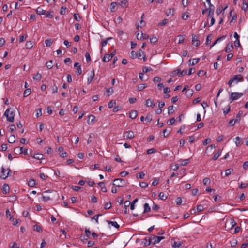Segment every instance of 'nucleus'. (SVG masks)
<instances>
[{"mask_svg":"<svg viewBox=\"0 0 248 248\" xmlns=\"http://www.w3.org/2000/svg\"><path fill=\"white\" fill-rule=\"evenodd\" d=\"M244 81V78L242 75L238 74L234 76L228 82V85L230 87L232 86V83L233 82H235L236 83H237L239 82H242Z\"/></svg>","mask_w":248,"mask_h":248,"instance_id":"1","label":"nucleus"},{"mask_svg":"<svg viewBox=\"0 0 248 248\" xmlns=\"http://www.w3.org/2000/svg\"><path fill=\"white\" fill-rule=\"evenodd\" d=\"M11 170L9 168L5 169L3 166L1 168L0 177L2 179H6L10 176Z\"/></svg>","mask_w":248,"mask_h":248,"instance_id":"2","label":"nucleus"},{"mask_svg":"<svg viewBox=\"0 0 248 248\" xmlns=\"http://www.w3.org/2000/svg\"><path fill=\"white\" fill-rule=\"evenodd\" d=\"M4 116L7 118V120L11 122L14 121L15 113L13 111H10V108H8L4 113Z\"/></svg>","mask_w":248,"mask_h":248,"instance_id":"3","label":"nucleus"},{"mask_svg":"<svg viewBox=\"0 0 248 248\" xmlns=\"http://www.w3.org/2000/svg\"><path fill=\"white\" fill-rule=\"evenodd\" d=\"M113 185L119 187H124L126 185L125 181L121 178L114 179Z\"/></svg>","mask_w":248,"mask_h":248,"instance_id":"4","label":"nucleus"},{"mask_svg":"<svg viewBox=\"0 0 248 248\" xmlns=\"http://www.w3.org/2000/svg\"><path fill=\"white\" fill-rule=\"evenodd\" d=\"M243 95V94L239 92H232L230 95V99L231 100V102L233 101L236 100L241 97Z\"/></svg>","mask_w":248,"mask_h":248,"instance_id":"5","label":"nucleus"},{"mask_svg":"<svg viewBox=\"0 0 248 248\" xmlns=\"http://www.w3.org/2000/svg\"><path fill=\"white\" fill-rule=\"evenodd\" d=\"M152 241H153V245H155L156 244L159 243L162 240L164 239L165 237L162 236H155L153 235L152 236Z\"/></svg>","mask_w":248,"mask_h":248,"instance_id":"6","label":"nucleus"},{"mask_svg":"<svg viewBox=\"0 0 248 248\" xmlns=\"http://www.w3.org/2000/svg\"><path fill=\"white\" fill-rule=\"evenodd\" d=\"M142 244L145 247H147L150 244H153L152 237H146L142 241Z\"/></svg>","mask_w":248,"mask_h":248,"instance_id":"7","label":"nucleus"},{"mask_svg":"<svg viewBox=\"0 0 248 248\" xmlns=\"http://www.w3.org/2000/svg\"><path fill=\"white\" fill-rule=\"evenodd\" d=\"M96 121L95 116L93 115H90L88 117V119L87 120V123L89 124L92 125Z\"/></svg>","mask_w":248,"mask_h":248,"instance_id":"8","label":"nucleus"},{"mask_svg":"<svg viewBox=\"0 0 248 248\" xmlns=\"http://www.w3.org/2000/svg\"><path fill=\"white\" fill-rule=\"evenodd\" d=\"M114 55V53H111L110 54H105L103 57V61L105 62H108L111 60Z\"/></svg>","mask_w":248,"mask_h":248,"instance_id":"9","label":"nucleus"},{"mask_svg":"<svg viewBox=\"0 0 248 248\" xmlns=\"http://www.w3.org/2000/svg\"><path fill=\"white\" fill-rule=\"evenodd\" d=\"M58 151L60 153V155L62 157H65L67 155V153L64 151V149L62 147H59L58 148Z\"/></svg>","mask_w":248,"mask_h":248,"instance_id":"10","label":"nucleus"},{"mask_svg":"<svg viewBox=\"0 0 248 248\" xmlns=\"http://www.w3.org/2000/svg\"><path fill=\"white\" fill-rule=\"evenodd\" d=\"M16 150H20L19 154L23 153L25 155L28 154L27 149H25L22 147H21L20 148H18V147L15 148L14 149V152H16Z\"/></svg>","mask_w":248,"mask_h":248,"instance_id":"11","label":"nucleus"},{"mask_svg":"<svg viewBox=\"0 0 248 248\" xmlns=\"http://www.w3.org/2000/svg\"><path fill=\"white\" fill-rule=\"evenodd\" d=\"M145 105L146 107H151L153 108L155 106V104L154 103L153 100L148 99L146 101Z\"/></svg>","mask_w":248,"mask_h":248,"instance_id":"12","label":"nucleus"},{"mask_svg":"<svg viewBox=\"0 0 248 248\" xmlns=\"http://www.w3.org/2000/svg\"><path fill=\"white\" fill-rule=\"evenodd\" d=\"M192 41L193 44L197 46H198L200 44V41L198 40V37L196 35H192Z\"/></svg>","mask_w":248,"mask_h":248,"instance_id":"13","label":"nucleus"},{"mask_svg":"<svg viewBox=\"0 0 248 248\" xmlns=\"http://www.w3.org/2000/svg\"><path fill=\"white\" fill-rule=\"evenodd\" d=\"M137 57L139 59H141V57H142V59H143V61L144 62H145L146 61V56L145 55L144 52L142 51V50H140L139 51L138 53L137 54Z\"/></svg>","mask_w":248,"mask_h":248,"instance_id":"14","label":"nucleus"},{"mask_svg":"<svg viewBox=\"0 0 248 248\" xmlns=\"http://www.w3.org/2000/svg\"><path fill=\"white\" fill-rule=\"evenodd\" d=\"M199 60L200 59L199 58L190 59L188 61V63L189 65L192 66L197 64L199 62Z\"/></svg>","mask_w":248,"mask_h":248,"instance_id":"15","label":"nucleus"},{"mask_svg":"<svg viewBox=\"0 0 248 248\" xmlns=\"http://www.w3.org/2000/svg\"><path fill=\"white\" fill-rule=\"evenodd\" d=\"M2 190V192L5 194H7V193H8L9 192V185L7 184H4L3 185Z\"/></svg>","mask_w":248,"mask_h":248,"instance_id":"16","label":"nucleus"},{"mask_svg":"<svg viewBox=\"0 0 248 248\" xmlns=\"http://www.w3.org/2000/svg\"><path fill=\"white\" fill-rule=\"evenodd\" d=\"M221 153H222V150L221 149L218 150L217 152L214 154V156H213L212 159L213 160H216L221 155Z\"/></svg>","mask_w":248,"mask_h":248,"instance_id":"17","label":"nucleus"},{"mask_svg":"<svg viewBox=\"0 0 248 248\" xmlns=\"http://www.w3.org/2000/svg\"><path fill=\"white\" fill-rule=\"evenodd\" d=\"M126 138L128 139H131L134 137V133L132 131H128L125 132Z\"/></svg>","mask_w":248,"mask_h":248,"instance_id":"18","label":"nucleus"},{"mask_svg":"<svg viewBox=\"0 0 248 248\" xmlns=\"http://www.w3.org/2000/svg\"><path fill=\"white\" fill-rule=\"evenodd\" d=\"M226 35H223L217 39L215 40V41L212 44V45L210 46V48H211L217 43L223 40L226 38Z\"/></svg>","mask_w":248,"mask_h":248,"instance_id":"19","label":"nucleus"},{"mask_svg":"<svg viewBox=\"0 0 248 248\" xmlns=\"http://www.w3.org/2000/svg\"><path fill=\"white\" fill-rule=\"evenodd\" d=\"M139 33H138L136 35L137 38L138 40H141V39L145 40L148 38V35L146 34H144L142 32H141L140 37H139Z\"/></svg>","mask_w":248,"mask_h":248,"instance_id":"20","label":"nucleus"},{"mask_svg":"<svg viewBox=\"0 0 248 248\" xmlns=\"http://www.w3.org/2000/svg\"><path fill=\"white\" fill-rule=\"evenodd\" d=\"M94 77V72L93 70L91 72V74L90 76H89L88 79H87V83L88 84H90L92 81L93 80Z\"/></svg>","mask_w":248,"mask_h":248,"instance_id":"21","label":"nucleus"},{"mask_svg":"<svg viewBox=\"0 0 248 248\" xmlns=\"http://www.w3.org/2000/svg\"><path fill=\"white\" fill-rule=\"evenodd\" d=\"M175 10L174 8H170L168 10V11L166 12V15L167 16L171 15L173 16L175 14Z\"/></svg>","mask_w":248,"mask_h":248,"instance_id":"22","label":"nucleus"},{"mask_svg":"<svg viewBox=\"0 0 248 248\" xmlns=\"http://www.w3.org/2000/svg\"><path fill=\"white\" fill-rule=\"evenodd\" d=\"M107 222L108 224H111L112 226L114 227L117 229H118L120 227V225L117 223L116 221L107 220Z\"/></svg>","mask_w":248,"mask_h":248,"instance_id":"23","label":"nucleus"},{"mask_svg":"<svg viewBox=\"0 0 248 248\" xmlns=\"http://www.w3.org/2000/svg\"><path fill=\"white\" fill-rule=\"evenodd\" d=\"M36 12L38 15H39L46 14V11L43 9L42 8H40V7L37 8V9L36 10Z\"/></svg>","mask_w":248,"mask_h":248,"instance_id":"24","label":"nucleus"},{"mask_svg":"<svg viewBox=\"0 0 248 248\" xmlns=\"http://www.w3.org/2000/svg\"><path fill=\"white\" fill-rule=\"evenodd\" d=\"M183 244V243L181 241H174L172 244V247L174 248H178L181 247Z\"/></svg>","mask_w":248,"mask_h":248,"instance_id":"25","label":"nucleus"},{"mask_svg":"<svg viewBox=\"0 0 248 248\" xmlns=\"http://www.w3.org/2000/svg\"><path fill=\"white\" fill-rule=\"evenodd\" d=\"M138 112L136 110H132L129 113V117L132 119L136 118Z\"/></svg>","mask_w":248,"mask_h":248,"instance_id":"26","label":"nucleus"},{"mask_svg":"<svg viewBox=\"0 0 248 248\" xmlns=\"http://www.w3.org/2000/svg\"><path fill=\"white\" fill-rule=\"evenodd\" d=\"M232 48H233L232 44V43L231 44L228 43L225 47V51L227 53L230 52V51H231V50L232 49Z\"/></svg>","mask_w":248,"mask_h":248,"instance_id":"27","label":"nucleus"},{"mask_svg":"<svg viewBox=\"0 0 248 248\" xmlns=\"http://www.w3.org/2000/svg\"><path fill=\"white\" fill-rule=\"evenodd\" d=\"M242 10L246 11L248 9V4L247 0H242Z\"/></svg>","mask_w":248,"mask_h":248,"instance_id":"28","label":"nucleus"},{"mask_svg":"<svg viewBox=\"0 0 248 248\" xmlns=\"http://www.w3.org/2000/svg\"><path fill=\"white\" fill-rule=\"evenodd\" d=\"M147 84L142 83L139 84L137 87V90L138 91H141L147 87Z\"/></svg>","mask_w":248,"mask_h":248,"instance_id":"29","label":"nucleus"},{"mask_svg":"<svg viewBox=\"0 0 248 248\" xmlns=\"http://www.w3.org/2000/svg\"><path fill=\"white\" fill-rule=\"evenodd\" d=\"M240 121V119H232L229 121V124L230 126H233L236 123H239Z\"/></svg>","mask_w":248,"mask_h":248,"instance_id":"30","label":"nucleus"},{"mask_svg":"<svg viewBox=\"0 0 248 248\" xmlns=\"http://www.w3.org/2000/svg\"><path fill=\"white\" fill-rule=\"evenodd\" d=\"M8 141V142L9 143H15V141H16V138H15V135H11L9 136V137Z\"/></svg>","mask_w":248,"mask_h":248,"instance_id":"31","label":"nucleus"},{"mask_svg":"<svg viewBox=\"0 0 248 248\" xmlns=\"http://www.w3.org/2000/svg\"><path fill=\"white\" fill-rule=\"evenodd\" d=\"M151 208L148 203H145L144 204V213H147L150 211Z\"/></svg>","mask_w":248,"mask_h":248,"instance_id":"32","label":"nucleus"},{"mask_svg":"<svg viewBox=\"0 0 248 248\" xmlns=\"http://www.w3.org/2000/svg\"><path fill=\"white\" fill-rule=\"evenodd\" d=\"M36 185V181L34 179H30L28 181V186L30 187H34Z\"/></svg>","mask_w":248,"mask_h":248,"instance_id":"33","label":"nucleus"},{"mask_svg":"<svg viewBox=\"0 0 248 248\" xmlns=\"http://www.w3.org/2000/svg\"><path fill=\"white\" fill-rule=\"evenodd\" d=\"M44 155L42 154H35L33 157L35 159H36L37 160H41L43 158Z\"/></svg>","mask_w":248,"mask_h":248,"instance_id":"34","label":"nucleus"},{"mask_svg":"<svg viewBox=\"0 0 248 248\" xmlns=\"http://www.w3.org/2000/svg\"><path fill=\"white\" fill-rule=\"evenodd\" d=\"M235 139H236L235 144L237 147H238L239 145H240L242 143V141H241L242 139L241 138H240L239 137H236L235 138Z\"/></svg>","mask_w":248,"mask_h":248,"instance_id":"35","label":"nucleus"},{"mask_svg":"<svg viewBox=\"0 0 248 248\" xmlns=\"http://www.w3.org/2000/svg\"><path fill=\"white\" fill-rule=\"evenodd\" d=\"M52 93L53 94L56 93L58 92V88L55 83H54L53 85L51 87Z\"/></svg>","mask_w":248,"mask_h":248,"instance_id":"36","label":"nucleus"},{"mask_svg":"<svg viewBox=\"0 0 248 248\" xmlns=\"http://www.w3.org/2000/svg\"><path fill=\"white\" fill-rule=\"evenodd\" d=\"M233 171V169L232 168L226 169L225 170V176H228Z\"/></svg>","mask_w":248,"mask_h":248,"instance_id":"37","label":"nucleus"},{"mask_svg":"<svg viewBox=\"0 0 248 248\" xmlns=\"http://www.w3.org/2000/svg\"><path fill=\"white\" fill-rule=\"evenodd\" d=\"M159 198L162 200H165L167 197L163 192H160L158 195Z\"/></svg>","mask_w":248,"mask_h":248,"instance_id":"38","label":"nucleus"},{"mask_svg":"<svg viewBox=\"0 0 248 248\" xmlns=\"http://www.w3.org/2000/svg\"><path fill=\"white\" fill-rule=\"evenodd\" d=\"M53 44V41L51 39H48L45 40V44L46 46H49Z\"/></svg>","mask_w":248,"mask_h":248,"instance_id":"39","label":"nucleus"},{"mask_svg":"<svg viewBox=\"0 0 248 248\" xmlns=\"http://www.w3.org/2000/svg\"><path fill=\"white\" fill-rule=\"evenodd\" d=\"M33 230L36 231L38 232H40L42 231V229L41 226H40L36 224V225H34V226H33Z\"/></svg>","mask_w":248,"mask_h":248,"instance_id":"40","label":"nucleus"},{"mask_svg":"<svg viewBox=\"0 0 248 248\" xmlns=\"http://www.w3.org/2000/svg\"><path fill=\"white\" fill-rule=\"evenodd\" d=\"M53 62L52 60H50L46 63V66L48 69H51L53 67Z\"/></svg>","mask_w":248,"mask_h":248,"instance_id":"41","label":"nucleus"},{"mask_svg":"<svg viewBox=\"0 0 248 248\" xmlns=\"http://www.w3.org/2000/svg\"><path fill=\"white\" fill-rule=\"evenodd\" d=\"M31 93V90L30 89H27L25 90L23 93L24 97L28 96Z\"/></svg>","mask_w":248,"mask_h":248,"instance_id":"42","label":"nucleus"},{"mask_svg":"<svg viewBox=\"0 0 248 248\" xmlns=\"http://www.w3.org/2000/svg\"><path fill=\"white\" fill-rule=\"evenodd\" d=\"M42 78V76H41V74L39 73H37L33 77V78L34 80H39L41 79Z\"/></svg>","mask_w":248,"mask_h":248,"instance_id":"43","label":"nucleus"},{"mask_svg":"<svg viewBox=\"0 0 248 248\" xmlns=\"http://www.w3.org/2000/svg\"><path fill=\"white\" fill-rule=\"evenodd\" d=\"M25 46L27 49H31L33 46L31 41H27Z\"/></svg>","mask_w":248,"mask_h":248,"instance_id":"44","label":"nucleus"},{"mask_svg":"<svg viewBox=\"0 0 248 248\" xmlns=\"http://www.w3.org/2000/svg\"><path fill=\"white\" fill-rule=\"evenodd\" d=\"M189 161V159L180 160V162H181V164L183 166L186 165Z\"/></svg>","mask_w":248,"mask_h":248,"instance_id":"45","label":"nucleus"},{"mask_svg":"<svg viewBox=\"0 0 248 248\" xmlns=\"http://www.w3.org/2000/svg\"><path fill=\"white\" fill-rule=\"evenodd\" d=\"M117 4H118V3L116 2H112L110 4V10H111V11L113 12V11H115V8Z\"/></svg>","mask_w":248,"mask_h":248,"instance_id":"46","label":"nucleus"},{"mask_svg":"<svg viewBox=\"0 0 248 248\" xmlns=\"http://www.w3.org/2000/svg\"><path fill=\"white\" fill-rule=\"evenodd\" d=\"M180 69H176L174 71H173L172 72H171V76H174L176 75H177L179 76V75L180 74Z\"/></svg>","mask_w":248,"mask_h":248,"instance_id":"47","label":"nucleus"},{"mask_svg":"<svg viewBox=\"0 0 248 248\" xmlns=\"http://www.w3.org/2000/svg\"><path fill=\"white\" fill-rule=\"evenodd\" d=\"M248 184L246 183L241 182L240 185L239 186V188L244 189L246 188L248 186Z\"/></svg>","mask_w":248,"mask_h":248,"instance_id":"48","label":"nucleus"},{"mask_svg":"<svg viewBox=\"0 0 248 248\" xmlns=\"http://www.w3.org/2000/svg\"><path fill=\"white\" fill-rule=\"evenodd\" d=\"M138 199H135L132 202L130 205V209L131 210H134L135 209V204L138 202Z\"/></svg>","mask_w":248,"mask_h":248,"instance_id":"49","label":"nucleus"},{"mask_svg":"<svg viewBox=\"0 0 248 248\" xmlns=\"http://www.w3.org/2000/svg\"><path fill=\"white\" fill-rule=\"evenodd\" d=\"M152 69L150 67H143L142 68V71L143 73H147L148 72L151 71Z\"/></svg>","mask_w":248,"mask_h":248,"instance_id":"50","label":"nucleus"},{"mask_svg":"<svg viewBox=\"0 0 248 248\" xmlns=\"http://www.w3.org/2000/svg\"><path fill=\"white\" fill-rule=\"evenodd\" d=\"M53 11H49L47 13L46 12V17L48 18H52L53 16Z\"/></svg>","mask_w":248,"mask_h":248,"instance_id":"51","label":"nucleus"},{"mask_svg":"<svg viewBox=\"0 0 248 248\" xmlns=\"http://www.w3.org/2000/svg\"><path fill=\"white\" fill-rule=\"evenodd\" d=\"M175 119L174 117H172L171 118V119H170L168 121V124L169 125H172L173 124H174V123H175Z\"/></svg>","mask_w":248,"mask_h":248,"instance_id":"52","label":"nucleus"},{"mask_svg":"<svg viewBox=\"0 0 248 248\" xmlns=\"http://www.w3.org/2000/svg\"><path fill=\"white\" fill-rule=\"evenodd\" d=\"M73 16H74L75 20H76L77 21H79L81 19V17H80V15L78 13L74 14L73 15Z\"/></svg>","mask_w":248,"mask_h":248,"instance_id":"53","label":"nucleus"},{"mask_svg":"<svg viewBox=\"0 0 248 248\" xmlns=\"http://www.w3.org/2000/svg\"><path fill=\"white\" fill-rule=\"evenodd\" d=\"M116 102L114 100H111L108 103V107L109 108H112L114 105H115Z\"/></svg>","mask_w":248,"mask_h":248,"instance_id":"54","label":"nucleus"},{"mask_svg":"<svg viewBox=\"0 0 248 248\" xmlns=\"http://www.w3.org/2000/svg\"><path fill=\"white\" fill-rule=\"evenodd\" d=\"M111 207V202H107L104 205V208L105 209H109Z\"/></svg>","mask_w":248,"mask_h":248,"instance_id":"55","label":"nucleus"},{"mask_svg":"<svg viewBox=\"0 0 248 248\" xmlns=\"http://www.w3.org/2000/svg\"><path fill=\"white\" fill-rule=\"evenodd\" d=\"M174 112L173 106H170L168 107V114L170 115Z\"/></svg>","mask_w":248,"mask_h":248,"instance_id":"56","label":"nucleus"},{"mask_svg":"<svg viewBox=\"0 0 248 248\" xmlns=\"http://www.w3.org/2000/svg\"><path fill=\"white\" fill-rule=\"evenodd\" d=\"M168 22L167 19H164L161 22L158 23V25L159 26H162L165 25Z\"/></svg>","mask_w":248,"mask_h":248,"instance_id":"57","label":"nucleus"},{"mask_svg":"<svg viewBox=\"0 0 248 248\" xmlns=\"http://www.w3.org/2000/svg\"><path fill=\"white\" fill-rule=\"evenodd\" d=\"M203 183L204 185H207L210 183V180L208 178H205L203 180Z\"/></svg>","mask_w":248,"mask_h":248,"instance_id":"58","label":"nucleus"},{"mask_svg":"<svg viewBox=\"0 0 248 248\" xmlns=\"http://www.w3.org/2000/svg\"><path fill=\"white\" fill-rule=\"evenodd\" d=\"M208 10V12H214V10H215V7L214 6L211 4L210 5H209V8H207Z\"/></svg>","mask_w":248,"mask_h":248,"instance_id":"59","label":"nucleus"},{"mask_svg":"<svg viewBox=\"0 0 248 248\" xmlns=\"http://www.w3.org/2000/svg\"><path fill=\"white\" fill-rule=\"evenodd\" d=\"M193 91L192 90L188 89L186 92V93L187 96H191L193 94Z\"/></svg>","mask_w":248,"mask_h":248,"instance_id":"60","label":"nucleus"},{"mask_svg":"<svg viewBox=\"0 0 248 248\" xmlns=\"http://www.w3.org/2000/svg\"><path fill=\"white\" fill-rule=\"evenodd\" d=\"M211 141V140L209 138L205 139L203 141V144L204 145H206L209 144Z\"/></svg>","mask_w":248,"mask_h":248,"instance_id":"61","label":"nucleus"},{"mask_svg":"<svg viewBox=\"0 0 248 248\" xmlns=\"http://www.w3.org/2000/svg\"><path fill=\"white\" fill-rule=\"evenodd\" d=\"M156 152V150L154 148H150L147 150V153L148 154H151Z\"/></svg>","mask_w":248,"mask_h":248,"instance_id":"62","label":"nucleus"},{"mask_svg":"<svg viewBox=\"0 0 248 248\" xmlns=\"http://www.w3.org/2000/svg\"><path fill=\"white\" fill-rule=\"evenodd\" d=\"M204 208L202 205H199L197 206L196 210L197 212H200L203 210Z\"/></svg>","mask_w":248,"mask_h":248,"instance_id":"63","label":"nucleus"},{"mask_svg":"<svg viewBox=\"0 0 248 248\" xmlns=\"http://www.w3.org/2000/svg\"><path fill=\"white\" fill-rule=\"evenodd\" d=\"M140 186L142 188H146L148 186V185L147 183L143 182H140Z\"/></svg>","mask_w":248,"mask_h":248,"instance_id":"64","label":"nucleus"}]
</instances>
